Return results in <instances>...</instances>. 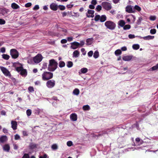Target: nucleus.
I'll list each match as a JSON object with an SVG mask.
<instances>
[{"mask_svg":"<svg viewBox=\"0 0 158 158\" xmlns=\"http://www.w3.org/2000/svg\"><path fill=\"white\" fill-rule=\"evenodd\" d=\"M65 65V63L62 61L59 62V66L60 68H62L64 67Z\"/></svg>","mask_w":158,"mask_h":158,"instance_id":"obj_27","label":"nucleus"},{"mask_svg":"<svg viewBox=\"0 0 158 158\" xmlns=\"http://www.w3.org/2000/svg\"><path fill=\"white\" fill-rule=\"evenodd\" d=\"M156 19V17L155 16L151 15L149 17V19L151 21H154Z\"/></svg>","mask_w":158,"mask_h":158,"instance_id":"obj_43","label":"nucleus"},{"mask_svg":"<svg viewBox=\"0 0 158 158\" xmlns=\"http://www.w3.org/2000/svg\"><path fill=\"white\" fill-rule=\"evenodd\" d=\"M80 91L78 89H75L73 92V94L75 95H77L79 94Z\"/></svg>","mask_w":158,"mask_h":158,"instance_id":"obj_26","label":"nucleus"},{"mask_svg":"<svg viewBox=\"0 0 158 158\" xmlns=\"http://www.w3.org/2000/svg\"><path fill=\"white\" fill-rule=\"evenodd\" d=\"M156 30L155 29H151L150 30V33L151 34H154L156 32Z\"/></svg>","mask_w":158,"mask_h":158,"instance_id":"obj_46","label":"nucleus"},{"mask_svg":"<svg viewBox=\"0 0 158 158\" xmlns=\"http://www.w3.org/2000/svg\"><path fill=\"white\" fill-rule=\"evenodd\" d=\"M102 6L100 5H98L97 6L96 8V10L97 11L99 12L102 10Z\"/></svg>","mask_w":158,"mask_h":158,"instance_id":"obj_41","label":"nucleus"},{"mask_svg":"<svg viewBox=\"0 0 158 158\" xmlns=\"http://www.w3.org/2000/svg\"><path fill=\"white\" fill-rule=\"evenodd\" d=\"M67 144L68 146L70 147L73 145V143L71 141H68L67 143Z\"/></svg>","mask_w":158,"mask_h":158,"instance_id":"obj_52","label":"nucleus"},{"mask_svg":"<svg viewBox=\"0 0 158 158\" xmlns=\"http://www.w3.org/2000/svg\"><path fill=\"white\" fill-rule=\"evenodd\" d=\"M132 48L134 49L138 50L139 48V45L138 44H134L132 45Z\"/></svg>","mask_w":158,"mask_h":158,"instance_id":"obj_28","label":"nucleus"},{"mask_svg":"<svg viewBox=\"0 0 158 158\" xmlns=\"http://www.w3.org/2000/svg\"><path fill=\"white\" fill-rule=\"evenodd\" d=\"M20 139V136L19 135L17 134L15 135V140H19Z\"/></svg>","mask_w":158,"mask_h":158,"instance_id":"obj_50","label":"nucleus"},{"mask_svg":"<svg viewBox=\"0 0 158 158\" xmlns=\"http://www.w3.org/2000/svg\"><path fill=\"white\" fill-rule=\"evenodd\" d=\"M89 8L90 9H94L95 6L94 5L91 4L89 5Z\"/></svg>","mask_w":158,"mask_h":158,"instance_id":"obj_62","label":"nucleus"},{"mask_svg":"<svg viewBox=\"0 0 158 158\" xmlns=\"http://www.w3.org/2000/svg\"><path fill=\"white\" fill-rule=\"evenodd\" d=\"M32 5V4L31 2H28L25 5V6L26 7H30Z\"/></svg>","mask_w":158,"mask_h":158,"instance_id":"obj_53","label":"nucleus"},{"mask_svg":"<svg viewBox=\"0 0 158 158\" xmlns=\"http://www.w3.org/2000/svg\"><path fill=\"white\" fill-rule=\"evenodd\" d=\"M20 74L23 76H26L27 75V72L26 69H23L20 73Z\"/></svg>","mask_w":158,"mask_h":158,"instance_id":"obj_22","label":"nucleus"},{"mask_svg":"<svg viewBox=\"0 0 158 158\" xmlns=\"http://www.w3.org/2000/svg\"><path fill=\"white\" fill-rule=\"evenodd\" d=\"M36 145L33 143H31L29 146V148L31 149H33L36 148Z\"/></svg>","mask_w":158,"mask_h":158,"instance_id":"obj_24","label":"nucleus"},{"mask_svg":"<svg viewBox=\"0 0 158 158\" xmlns=\"http://www.w3.org/2000/svg\"><path fill=\"white\" fill-rule=\"evenodd\" d=\"M58 8L60 9L61 10H65V6L63 5H58Z\"/></svg>","mask_w":158,"mask_h":158,"instance_id":"obj_34","label":"nucleus"},{"mask_svg":"<svg viewBox=\"0 0 158 158\" xmlns=\"http://www.w3.org/2000/svg\"><path fill=\"white\" fill-rule=\"evenodd\" d=\"M28 90L29 92H33L34 91V88L32 86H29L28 88Z\"/></svg>","mask_w":158,"mask_h":158,"instance_id":"obj_45","label":"nucleus"},{"mask_svg":"<svg viewBox=\"0 0 158 158\" xmlns=\"http://www.w3.org/2000/svg\"><path fill=\"white\" fill-rule=\"evenodd\" d=\"M105 25L107 28L113 30L116 27V24L114 22L110 21H106L105 23Z\"/></svg>","mask_w":158,"mask_h":158,"instance_id":"obj_3","label":"nucleus"},{"mask_svg":"<svg viewBox=\"0 0 158 158\" xmlns=\"http://www.w3.org/2000/svg\"><path fill=\"white\" fill-rule=\"evenodd\" d=\"M1 114L2 115H5L6 114V112L5 110H2L1 112Z\"/></svg>","mask_w":158,"mask_h":158,"instance_id":"obj_63","label":"nucleus"},{"mask_svg":"<svg viewBox=\"0 0 158 158\" xmlns=\"http://www.w3.org/2000/svg\"><path fill=\"white\" fill-rule=\"evenodd\" d=\"M125 11L128 13H134L135 11L132 8L131 5H127L125 8Z\"/></svg>","mask_w":158,"mask_h":158,"instance_id":"obj_9","label":"nucleus"},{"mask_svg":"<svg viewBox=\"0 0 158 158\" xmlns=\"http://www.w3.org/2000/svg\"><path fill=\"white\" fill-rule=\"evenodd\" d=\"M0 50L2 53H4L5 52V48L4 47H2L1 48Z\"/></svg>","mask_w":158,"mask_h":158,"instance_id":"obj_61","label":"nucleus"},{"mask_svg":"<svg viewBox=\"0 0 158 158\" xmlns=\"http://www.w3.org/2000/svg\"><path fill=\"white\" fill-rule=\"evenodd\" d=\"M3 148L4 151L9 152L10 150V146L9 144H6L3 146Z\"/></svg>","mask_w":158,"mask_h":158,"instance_id":"obj_17","label":"nucleus"},{"mask_svg":"<svg viewBox=\"0 0 158 158\" xmlns=\"http://www.w3.org/2000/svg\"><path fill=\"white\" fill-rule=\"evenodd\" d=\"M73 65V63L72 61H69L67 62V66L68 68H71Z\"/></svg>","mask_w":158,"mask_h":158,"instance_id":"obj_33","label":"nucleus"},{"mask_svg":"<svg viewBox=\"0 0 158 158\" xmlns=\"http://www.w3.org/2000/svg\"><path fill=\"white\" fill-rule=\"evenodd\" d=\"M86 15L87 17L88 18H90V17L93 18L94 17V14H91V15H88L87 14H86Z\"/></svg>","mask_w":158,"mask_h":158,"instance_id":"obj_59","label":"nucleus"},{"mask_svg":"<svg viewBox=\"0 0 158 158\" xmlns=\"http://www.w3.org/2000/svg\"><path fill=\"white\" fill-rule=\"evenodd\" d=\"M81 72L82 73H86L88 72V69L86 68H83L81 69Z\"/></svg>","mask_w":158,"mask_h":158,"instance_id":"obj_39","label":"nucleus"},{"mask_svg":"<svg viewBox=\"0 0 158 158\" xmlns=\"http://www.w3.org/2000/svg\"><path fill=\"white\" fill-rule=\"evenodd\" d=\"M27 114L28 116H30L31 114V109H27L26 111Z\"/></svg>","mask_w":158,"mask_h":158,"instance_id":"obj_42","label":"nucleus"},{"mask_svg":"<svg viewBox=\"0 0 158 158\" xmlns=\"http://www.w3.org/2000/svg\"><path fill=\"white\" fill-rule=\"evenodd\" d=\"M43 58L42 56L40 54H38L33 58V61L36 63H39L40 62Z\"/></svg>","mask_w":158,"mask_h":158,"instance_id":"obj_7","label":"nucleus"},{"mask_svg":"<svg viewBox=\"0 0 158 158\" xmlns=\"http://www.w3.org/2000/svg\"><path fill=\"white\" fill-rule=\"evenodd\" d=\"M125 24V22L123 20H120L118 22V25L122 27H123Z\"/></svg>","mask_w":158,"mask_h":158,"instance_id":"obj_19","label":"nucleus"},{"mask_svg":"<svg viewBox=\"0 0 158 158\" xmlns=\"http://www.w3.org/2000/svg\"><path fill=\"white\" fill-rule=\"evenodd\" d=\"M106 17L105 15H102L101 16L99 15H97L95 17L94 20L96 22L99 20L100 22H103L106 20Z\"/></svg>","mask_w":158,"mask_h":158,"instance_id":"obj_5","label":"nucleus"},{"mask_svg":"<svg viewBox=\"0 0 158 158\" xmlns=\"http://www.w3.org/2000/svg\"><path fill=\"white\" fill-rule=\"evenodd\" d=\"M7 140V137L6 135L2 136L0 137V143H4Z\"/></svg>","mask_w":158,"mask_h":158,"instance_id":"obj_15","label":"nucleus"},{"mask_svg":"<svg viewBox=\"0 0 158 158\" xmlns=\"http://www.w3.org/2000/svg\"><path fill=\"white\" fill-rule=\"evenodd\" d=\"M98 56H99L98 52L97 51H95L94 54V55H93L94 57L96 59V58H98Z\"/></svg>","mask_w":158,"mask_h":158,"instance_id":"obj_37","label":"nucleus"},{"mask_svg":"<svg viewBox=\"0 0 158 158\" xmlns=\"http://www.w3.org/2000/svg\"><path fill=\"white\" fill-rule=\"evenodd\" d=\"M6 21H5L2 19H0V25H3L5 23Z\"/></svg>","mask_w":158,"mask_h":158,"instance_id":"obj_49","label":"nucleus"},{"mask_svg":"<svg viewBox=\"0 0 158 158\" xmlns=\"http://www.w3.org/2000/svg\"><path fill=\"white\" fill-rule=\"evenodd\" d=\"M83 109L85 110H89L90 109V107L88 105H85L83 106Z\"/></svg>","mask_w":158,"mask_h":158,"instance_id":"obj_38","label":"nucleus"},{"mask_svg":"<svg viewBox=\"0 0 158 158\" xmlns=\"http://www.w3.org/2000/svg\"><path fill=\"white\" fill-rule=\"evenodd\" d=\"M51 148L53 150H56L58 148V147L56 144H54L52 146Z\"/></svg>","mask_w":158,"mask_h":158,"instance_id":"obj_35","label":"nucleus"},{"mask_svg":"<svg viewBox=\"0 0 158 158\" xmlns=\"http://www.w3.org/2000/svg\"><path fill=\"white\" fill-rule=\"evenodd\" d=\"M67 42V40L65 39H62L61 40V43L62 44L66 43Z\"/></svg>","mask_w":158,"mask_h":158,"instance_id":"obj_58","label":"nucleus"},{"mask_svg":"<svg viewBox=\"0 0 158 158\" xmlns=\"http://www.w3.org/2000/svg\"><path fill=\"white\" fill-rule=\"evenodd\" d=\"M11 127L13 130L17 129V124L16 121H11Z\"/></svg>","mask_w":158,"mask_h":158,"instance_id":"obj_14","label":"nucleus"},{"mask_svg":"<svg viewBox=\"0 0 158 158\" xmlns=\"http://www.w3.org/2000/svg\"><path fill=\"white\" fill-rule=\"evenodd\" d=\"M132 58V56H125L123 57V60L125 61H128Z\"/></svg>","mask_w":158,"mask_h":158,"instance_id":"obj_18","label":"nucleus"},{"mask_svg":"<svg viewBox=\"0 0 158 158\" xmlns=\"http://www.w3.org/2000/svg\"><path fill=\"white\" fill-rule=\"evenodd\" d=\"M53 76V73L50 72H45L42 74V78L44 81H47L52 78Z\"/></svg>","mask_w":158,"mask_h":158,"instance_id":"obj_2","label":"nucleus"},{"mask_svg":"<svg viewBox=\"0 0 158 158\" xmlns=\"http://www.w3.org/2000/svg\"><path fill=\"white\" fill-rule=\"evenodd\" d=\"M0 69L3 73V74L6 76H10L11 74L9 71L6 69V68L3 67H1Z\"/></svg>","mask_w":158,"mask_h":158,"instance_id":"obj_10","label":"nucleus"},{"mask_svg":"<svg viewBox=\"0 0 158 158\" xmlns=\"http://www.w3.org/2000/svg\"><path fill=\"white\" fill-rule=\"evenodd\" d=\"M23 67L21 66L20 67H17L16 68V70L18 72H21L22 70L23 69Z\"/></svg>","mask_w":158,"mask_h":158,"instance_id":"obj_40","label":"nucleus"},{"mask_svg":"<svg viewBox=\"0 0 158 158\" xmlns=\"http://www.w3.org/2000/svg\"><path fill=\"white\" fill-rule=\"evenodd\" d=\"M101 5L103 9L106 10H109L112 8L111 3L106 1L102 2Z\"/></svg>","mask_w":158,"mask_h":158,"instance_id":"obj_4","label":"nucleus"},{"mask_svg":"<svg viewBox=\"0 0 158 158\" xmlns=\"http://www.w3.org/2000/svg\"><path fill=\"white\" fill-rule=\"evenodd\" d=\"M22 158H29V156L28 154H24Z\"/></svg>","mask_w":158,"mask_h":158,"instance_id":"obj_55","label":"nucleus"},{"mask_svg":"<svg viewBox=\"0 0 158 158\" xmlns=\"http://www.w3.org/2000/svg\"><path fill=\"white\" fill-rule=\"evenodd\" d=\"M93 52L92 51H89L88 53V56L89 57H91L93 55Z\"/></svg>","mask_w":158,"mask_h":158,"instance_id":"obj_54","label":"nucleus"},{"mask_svg":"<svg viewBox=\"0 0 158 158\" xmlns=\"http://www.w3.org/2000/svg\"><path fill=\"white\" fill-rule=\"evenodd\" d=\"M142 18L141 17H139L137 20V24H140L141 23V21L142 20Z\"/></svg>","mask_w":158,"mask_h":158,"instance_id":"obj_48","label":"nucleus"},{"mask_svg":"<svg viewBox=\"0 0 158 158\" xmlns=\"http://www.w3.org/2000/svg\"><path fill=\"white\" fill-rule=\"evenodd\" d=\"M158 69V64H156V65L152 67L150 69L151 71H154Z\"/></svg>","mask_w":158,"mask_h":158,"instance_id":"obj_30","label":"nucleus"},{"mask_svg":"<svg viewBox=\"0 0 158 158\" xmlns=\"http://www.w3.org/2000/svg\"><path fill=\"white\" fill-rule=\"evenodd\" d=\"M50 8L52 10L56 11L58 8V5L54 3H52L50 5Z\"/></svg>","mask_w":158,"mask_h":158,"instance_id":"obj_12","label":"nucleus"},{"mask_svg":"<svg viewBox=\"0 0 158 158\" xmlns=\"http://www.w3.org/2000/svg\"><path fill=\"white\" fill-rule=\"evenodd\" d=\"M94 11L93 10H89L87 11V14H94Z\"/></svg>","mask_w":158,"mask_h":158,"instance_id":"obj_47","label":"nucleus"},{"mask_svg":"<svg viewBox=\"0 0 158 158\" xmlns=\"http://www.w3.org/2000/svg\"><path fill=\"white\" fill-rule=\"evenodd\" d=\"M107 134V132L105 131H103L102 132L101 134H99L98 135H95V136L98 137L99 136H102L103 134Z\"/></svg>","mask_w":158,"mask_h":158,"instance_id":"obj_32","label":"nucleus"},{"mask_svg":"<svg viewBox=\"0 0 158 158\" xmlns=\"http://www.w3.org/2000/svg\"><path fill=\"white\" fill-rule=\"evenodd\" d=\"M49 64L48 67V70L49 71L53 72L57 68L58 63L54 59H51L49 61Z\"/></svg>","mask_w":158,"mask_h":158,"instance_id":"obj_1","label":"nucleus"},{"mask_svg":"<svg viewBox=\"0 0 158 158\" xmlns=\"http://www.w3.org/2000/svg\"><path fill=\"white\" fill-rule=\"evenodd\" d=\"M79 52L77 50L75 51L73 53V56L75 57H77L79 55Z\"/></svg>","mask_w":158,"mask_h":158,"instance_id":"obj_23","label":"nucleus"},{"mask_svg":"<svg viewBox=\"0 0 158 158\" xmlns=\"http://www.w3.org/2000/svg\"><path fill=\"white\" fill-rule=\"evenodd\" d=\"M86 45H90L92 44V40L90 38H88L86 40Z\"/></svg>","mask_w":158,"mask_h":158,"instance_id":"obj_29","label":"nucleus"},{"mask_svg":"<svg viewBox=\"0 0 158 158\" xmlns=\"http://www.w3.org/2000/svg\"><path fill=\"white\" fill-rule=\"evenodd\" d=\"M23 135L24 136H27L28 135V134L26 131H23Z\"/></svg>","mask_w":158,"mask_h":158,"instance_id":"obj_60","label":"nucleus"},{"mask_svg":"<svg viewBox=\"0 0 158 158\" xmlns=\"http://www.w3.org/2000/svg\"><path fill=\"white\" fill-rule=\"evenodd\" d=\"M2 56L3 59L6 60H8L10 57L9 55L6 54H3L2 55Z\"/></svg>","mask_w":158,"mask_h":158,"instance_id":"obj_25","label":"nucleus"},{"mask_svg":"<svg viewBox=\"0 0 158 158\" xmlns=\"http://www.w3.org/2000/svg\"><path fill=\"white\" fill-rule=\"evenodd\" d=\"M135 35H132V34H129V35H128V37L130 38V39H133L134 38H135Z\"/></svg>","mask_w":158,"mask_h":158,"instance_id":"obj_57","label":"nucleus"},{"mask_svg":"<svg viewBox=\"0 0 158 158\" xmlns=\"http://www.w3.org/2000/svg\"><path fill=\"white\" fill-rule=\"evenodd\" d=\"M39 9V6L38 5H36L33 8V10H37Z\"/></svg>","mask_w":158,"mask_h":158,"instance_id":"obj_51","label":"nucleus"},{"mask_svg":"<svg viewBox=\"0 0 158 158\" xmlns=\"http://www.w3.org/2000/svg\"><path fill=\"white\" fill-rule=\"evenodd\" d=\"M97 1L96 0H92L91 2V3L94 5H96L97 4Z\"/></svg>","mask_w":158,"mask_h":158,"instance_id":"obj_56","label":"nucleus"},{"mask_svg":"<svg viewBox=\"0 0 158 158\" xmlns=\"http://www.w3.org/2000/svg\"><path fill=\"white\" fill-rule=\"evenodd\" d=\"M122 52L120 49H117L115 52V54L116 55H119L121 54Z\"/></svg>","mask_w":158,"mask_h":158,"instance_id":"obj_44","label":"nucleus"},{"mask_svg":"<svg viewBox=\"0 0 158 158\" xmlns=\"http://www.w3.org/2000/svg\"><path fill=\"white\" fill-rule=\"evenodd\" d=\"M154 38V36H151V35H148V36L143 37V38L144 40H149L153 39Z\"/></svg>","mask_w":158,"mask_h":158,"instance_id":"obj_20","label":"nucleus"},{"mask_svg":"<svg viewBox=\"0 0 158 158\" xmlns=\"http://www.w3.org/2000/svg\"><path fill=\"white\" fill-rule=\"evenodd\" d=\"M11 7L14 9H16L19 8V6L15 3H13L11 4Z\"/></svg>","mask_w":158,"mask_h":158,"instance_id":"obj_21","label":"nucleus"},{"mask_svg":"<svg viewBox=\"0 0 158 158\" xmlns=\"http://www.w3.org/2000/svg\"><path fill=\"white\" fill-rule=\"evenodd\" d=\"M133 9H134L135 10H136L138 11H140L141 10V8L140 7H139V6L136 5L134 6V8H133Z\"/></svg>","mask_w":158,"mask_h":158,"instance_id":"obj_31","label":"nucleus"},{"mask_svg":"<svg viewBox=\"0 0 158 158\" xmlns=\"http://www.w3.org/2000/svg\"><path fill=\"white\" fill-rule=\"evenodd\" d=\"M79 46V43L76 42H74L71 43V46L70 47L71 48L75 49L77 48Z\"/></svg>","mask_w":158,"mask_h":158,"instance_id":"obj_11","label":"nucleus"},{"mask_svg":"<svg viewBox=\"0 0 158 158\" xmlns=\"http://www.w3.org/2000/svg\"><path fill=\"white\" fill-rule=\"evenodd\" d=\"M70 118L73 121H75L77 119V116L76 114L74 113L70 115Z\"/></svg>","mask_w":158,"mask_h":158,"instance_id":"obj_16","label":"nucleus"},{"mask_svg":"<svg viewBox=\"0 0 158 158\" xmlns=\"http://www.w3.org/2000/svg\"><path fill=\"white\" fill-rule=\"evenodd\" d=\"M47 155L46 154H44L43 156H40L39 157V158H47Z\"/></svg>","mask_w":158,"mask_h":158,"instance_id":"obj_64","label":"nucleus"},{"mask_svg":"<svg viewBox=\"0 0 158 158\" xmlns=\"http://www.w3.org/2000/svg\"><path fill=\"white\" fill-rule=\"evenodd\" d=\"M131 28V26L129 24H127L123 26V29L126 30L130 29Z\"/></svg>","mask_w":158,"mask_h":158,"instance_id":"obj_36","label":"nucleus"},{"mask_svg":"<svg viewBox=\"0 0 158 158\" xmlns=\"http://www.w3.org/2000/svg\"><path fill=\"white\" fill-rule=\"evenodd\" d=\"M9 11V10L5 8L0 9V13L4 16L6 15Z\"/></svg>","mask_w":158,"mask_h":158,"instance_id":"obj_13","label":"nucleus"},{"mask_svg":"<svg viewBox=\"0 0 158 158\" xmlns=\"http://www.w3.org/2000/svg\"><path fill=\"white\" fill-rule=\"evenodd\" d=\"M55 81L54 80H48L46 83V85L48 88H52L55 85Z\"/></svg>","mask_w":158,"mask_h":158,"instance_id":"obj_8","label":"nucleus"},{"mask_svg":"<svg viewBox=\"0 0 158 158\" xmlns=\"http://www.w3.org/2000/svg\"><path fill=\"white\" fill-rule=\"evenodd\" d=\"M10 55L12 58L15 59L17 58L19 56L18 51L15 49H12L10 51Z\"/></svg>","mask_w":158,"mask_h":158,"instance_id":"obj_6","label":"nucleus"}]
</instances>
